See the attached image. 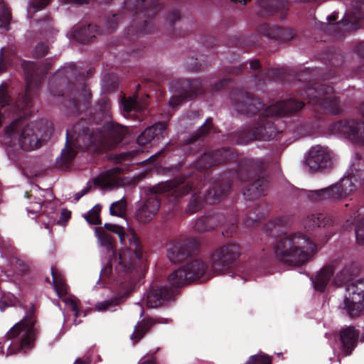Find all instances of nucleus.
Listing matches in <instances>:
<instances>
[{"mask_svg": "<svg viewBox=\"0 0 364 364\" xmlns=\"http://www.w3.org/2000/svg\"><path fill=\"white\" fill-rule=\"evenodd\" d=\"M119 16L113 14L112 16H107L104 18V27L100 28V34L112 33L114 32L118 26Z\"/></svg>", "mask_w": 364, "mask_h": 364, "instance_id": "nucleus-47", "label": "nucleus"}, {"mask_svg": "<svg viewBox=\"0 0 364 364\" xmlns=\"http://www.w3.org/2000/svg\"><path fill=\"white\" fill-rule=\"evenodd\" d=\"M329 70L323 76L324 80H332L336 77H340L341 68L343 63V56L339 53H334L328 57Z\"/></svg>", "mask_w": 364, "mask_h": 364, "instance_id": "nucleus-40", "label": "nucleus"}, {"mask_svg": "<svg viewBox=\"0 0 364 364\" xmlns=\"http://www.w3.org/2000/svg\"><path fill=\"white\" fill-rule=\"evenodd\" d=\"M289 223V218L287 216H279L272 219L266 226V230L273 233L274 229L286 228Z\"/></svg>", "mask_w": 364, "mask_h": 364, "instance_id": "nucleus-50", "label": "nucleus"}, {"mask_svg": "<svg viewBox=\"0 0 364 364\" xmlns=\"http://www.w3.org/2000/svg\"><path fill=\"white\" fill-rule=\"evenodd\" d=\"M230 77H224L222 80H217L213 85H211V91H220L226 87L230 83Z\"/></svg>", "mask_w": 364, "mask_h": 364, "instance_id": "nucleus-59", "label": "nucleus"}, {"mask_svg": "<svg viewBox=\"0 0 364 364\" xmlns=\"http://www.w3.org/2000/svg\"><path fill=\"white\" fill-rule=\"evenodd\" d=\"M184 270L190 282L196 281L201 278L207 271V264L200 259H193L188 263L184 267Z\"/></svg>", "mask_w": 364, "mask_h": 364, "instance_id": "nucleus-39", "label": "nucleus"}, {"mask_svg": "<svg viewBox=\"0 0 364 364\" xmlns=\"http://www.w3.org/2000/svg\"><path fill=\"white\" fill-rule=\"evenodd\" d=\"M192 186L190 181L172 179L159 183L149 188L150 195L136 211V219L142 224L150 223L157 214L161 197H168L171 202H176L181 197L188 194Z\"/></svg>", "mask_w": 364, "mask_h": 364, "instance_id": "nucleus-5", "label": "nucleus"}, {"mask_svg": "<svg viewBox=\"0 0 364 364\" xmlns=\"http://www.w3.org/2000/svg\"><path fill=\"white\" fill-rule=\"evenodd\" d=\"M307 222L309 223V227H326L333 224V220L331 217L324 213L312 214L307 218Z\"/></svg>", "mask_w": 364, "mask_h": 364, "instance_id": "nucleus-45", "label": "nucleus"}, {"mask_svg": "<svg viewBox=\"0 0 364 364\" xmlns=\"http://www.w3.org/2000/svg\"><path fill=\"white\" fill-rule=\"evenodd\" d=\"M23 123L22 118H17L5 128V134L9 138H13L21 129L18 141L23 150L30 151L40 148L52 134L50 127L42 131L41 122H31L25 127Z\"/></svg>", "mask_w": 364, "mask_h": 364, "instance_id": "nucleus-10", "label": "nucleus"}, {"mask_svg": "<svg viewBox=\"0 0 364 364\" xmlns=\"http://www.w3.org/2000/svg\"><path fill=\"white\" fill-rule=\"evenodd\" d=\"M356 181L354 176L344 177L339 182L328 188L310 191L308 197L314 202L335 200L346 198L356 190Z\"/></svg>", "mask_w": 364, "mask_h": 364, "instance_id": "nucleus-13", "label": "nucleus"}, {"mask_svg": "<svg viewBox=\"0 0 364 364\" xmlns=\"http://www.w3.org/2000/svg\"><path fill=\"white\" fill-rule=\"evenodd\" d=\"M75 91L73 96L65 100L64 105L69 109L70 114H79L88 107L91 93L84 82L76 85Z\"/></svg>", "mask_w": 364, "mask_h": 364, "instance_id": "nucleus-23", "label": "nucleus"}, {"mask_svg": "<svg viewBox=\"0 0 364 364\" xmlns=\"http://www.w3.org/2000/svg\"><path fill=\"white\" fill-rule=\"evenodd\" d=\"M127 210V203L123 198L119 200L114 202L109 208V213L112 215L117 217H123Z\"/></svg>", "mask_w": 364, "mask_h": 364, "instance_id": "nucleus-52", "label": "nucleus"}, {"mask_svg": "<svg viewBox=\"0 0 364 364\" xmlns=\"http://www.w3.org/2000/svg\"><path fill=\"white\" fill-rule=\"evenodd\" d=\"M186 65L191 71H199L202 68V65L199 63L198 58H191L186 62Z\"/></svg>", "mask_w": 364, "mask_h": 364, "instance_id": "nucleus-61", "label": "nucleus"}, {"mask_svg": "<svg viewBox=\"0 0 364 364\" xmlns=\"http://www.w3.org/2000/svg\"><path fill=\"white\" fill-rule=\"evenodd\" d=\"M346 291L348 295L344 299V307L349 316H358L364 308V279L347 285Z\"/></svg>", "mask_w": 364, "mask_h": 364, "instance_id": "nucleus-20", "label": "nucleus"}, {"mask_svg": "<svg viewBox=\"0 0 364 364\" xmlns=\"http://www.w3.org/2000/svg\"><path fill=\"white\" fill-rule=\"evenodd\" d=\"M43 202L44 200L43 199L38 198V201L31 203L30 205L26 208L27 211L32 214L40 213L42 210Z\"/></svg>", "mask_w": 364, "mask_h": 364, "instance_id": "nucleus-58", "label": "nucleus"}, {"mask_svg": "<svg viewBox=\"0 0 364 364\" xmlns=\"http://www.w3.org/2000/svg\"><path fill=\"white\" fill-rule=\"evenodd\" d=\"M268 209L266 205H258L254 210L247 215V223L249 225L256 223L259 220L264 218L268 213Z\"/></svg>", "mask_w": 364, "mask_h": 364, "instance_id": "nucleus-48", "label": "nucleus"}, {"mask_svg": "<svg viewBox=\"0 0 364 364\" xmlns=\"http://www.w3.org/2000/svg\"><path fill=\"white\" fill-rule=\"evenodd\" d=\"M166 122H158L147 127L137 137L136 142L139 145H146L152 141L158 142L167 136Z\"/></svg>", "mask_w": 364, "mask_h": 364, "instance_id": "nucleus-28", "label": "nucleus"}, {"mask_svg": "<svg viewBox=\"0 0 364 364\" xmlns=\"http://www.w3.org/2000/svg\"><path fill=\"white\" fill-rule=\"evenodd\" d=\"M360 332L354 326H348L340 331L342 350L346 355H350L357 346Z\"/></svg>", "mask_w": 364, "mask_h": 364, "instance_id": "nucleus-34", "label": "nucleus"}, {"mask_svg": "<svg viewBox=\"0 0 364 364\" xmlns=\"http://www.w3.org/2000/svg\"><path fill=\"white\" fill-rule=\"evenodd\" d=\"M104 228L116 233L121 243L128 238L129 247L122 251L117 259L118 264L115 267L117 275L112 272V265L107 264L100 272V279L107 283L115 281L122 287L132 285L143 273L146 268V252L137 234L133 230L126 233L124 228L111 223H105Z\"/></svg>", "mask_w": 364, "mask_h": 364, "instance_id": "nucleus-2", "label": "nucleus"}, {"mask_svg": "<svg viewBox=\"0 0 364 364\" xmlns=\"http://www.w3.org/2000/svg\"><path fill=\"white\" fill-rule=\"evenodd\" d=\"M176 178L182 179L184 181H190L192 188L188 193L193 191H196L192 195L186 206V212L188 214H193L202 210L204 207L205 202L215 203L216 201L223 199L228 196L232 186L230 173H224L220 174L219 177L214 181L212 188L206 191L205 196H203L200 193L196 191L200 189L203 186V181L202 179L194 182L193 176H189L188 177H176L173 179Z\"/></svg>", "mask_w": 364, "mask_h": 364, "instance_id": "nucleus-9", "label": "nucleus"}, {"mask_svg": "<svg viewBox=\"0 0 364 364\" xmlns=\"http://www.w3.org/2000/svg\"><path fill=\"white\" fill-rule=\"evenodd\" d=\"M258 31L269 38L279 41H289L294 37L291 29L285 28L277 26H271L268 23H262L258 27Z\"/></svg>", "mask_w": 364, "mask_h": 364, "instance_id": "nucleus-32", "label": "nucleus"}, {"mask_svg": "<svg viewBox=\"0 0 364 364\" xmlns=\"http://www.w3.org/2000/svg\"><path fill=\"white\" fill-rule=\"evenodd\" d=\"M237 157V152L234 148L223 147L204 152L195 161L194 166L198 171L202 172L213 166L235 161Z\"/></svg>", "mask_w": 364, "mask_h": 364, "instance_id": "nucleus-18", "label": "nucleus"}, {"mask_svg": "<svg viewBox=\"0 0 364 364\" xmlns=\"http://www.w3.org/2000/svg\"><path fill=\"white\" fill-rule=\"evenodd\" d=\"M316 74H321L320 70L305 69L296 75L299 82H304L299 93L307 103L313 106L316 111H323L331 114H338L342 111L338 97L333 95V87L323 82L312 80Z\"/></svg>", "mask_w": 364, "mask_h": 364, "instance_id": "nucleus-4", "label": "nucleus"}, {"mask_svg": "<svg viewBox=\"0 0 364 364\" xmlns=\"http://www.w3.org/2000/svg\"><path fill=\"white\" fill-rule=\"evenodd\" d=\"M96 232L103 246H106L108 248L112 247L113 237L110 234L103 230H97Z\"/></svg>", "mask_w": 364, "mask_h": 364, "instance_id": "nucleus-57", "label": "nucleus"}, {"mask_svg": "<svg viewBox=\"0 0 364 364\" xmlns=\"http://www.w3.org/2000/svg\"><path fill=\"white\" fill-rule=\"evenodd\" d=\"M103 85L109 92H113L118 87V80L114 75H107L103 79Z\"/></svg>", "mask_w": 364, "mask_h": 364, "instance_id": "nucleus-54", "label": "nucleus"}, {"mask_svg": "<svg viewBox=\"0 0 364 364\" xmlns=\"http://www.w3.org/2000/svg\"><path fill=\"white\" fill-rule=\"evenodd\" d=\"M267 164L262 159L242 158L237 165V176L247 183L243 195L250 200L265 194L269 186V178L266 173Z\"/></svg>", "mask_w": 364, "mask_h": 364, "instance_id": "nucleus-8", "label": "nucleus"}, {"mask_svg": "<svg viewBox=\"0 0 364 364\" xmlns=\"http://www.w3.org/2000/svg\"><path fill=\"white\" fill-rule=\"evenodd\" d=\"M241 252V246L235 242H229L215 248L209 258L211 269L216 274L228 272L236 265Z\"/></svg>", "mask_w": 364, "mask_h": 364, "instance_id": "nucleus-11", "label": "nucleus"}, {"mask_svg": "<svg viewBox=\"0 0 364 364\" xmlns=\"http://www.w3.org/2000/svg\"><path fill=\"white\" fill-rule=\"evenodd\" d=\"M247 70V63H244L238 66H231L228 68V73L232 75H237L239 74H242L245 72V70Z\"/></svg>", "mask_w": 364, "mask_h": 364, "instance_id": "nucleus-62", "label": "nucleus"}, {"mask_svg": "<svg viewBox=\"0 0 364 364\" xmlns=\"http://www.w3.org/2000/svg\"><path fill=\"white\" fill-rule=\"evenodd\" d=\"M306 163L312 171L326 168L331 164V157L327 148L320 145L312 146L309 151Z\"/></svg>", "mask_w": 364, "mask_h": 364, "instance_id": "nucleus-25", "label": "nucleus"}, {"mask_svg": "<svg viewBox=\"0 0 364 364\" xmlns=\"http://www.w3.org/2000/svg\"><path fill=\"white\" fill-rule=\"evenodd\" d=\"M352 15V18H349L346 16L341 21L334 23H331L336 20L337 15L333 14L328 17L329 29L332 31V35L336 39H341L347 33L357 28L358 20L364 18L363 1H357L355 2Z\"/></svg>", "mask_w": 364, "mask_h": 364, "instance_id": "nucleus-16", "label": "nucleus"}, {"mask_svg": "<svg viewBox=\"0 0 364 364\" xmlns=\"http://www.w3.org/2000/svg\"><path fill=\"white\" fill-rule=\"evenodd\" d=\"M200 250V242L194 237H180L170 242L167 257L171 262L182 263L196 255Z\"/></svg>", "mask_w": 364, "mask_h": 364, "instance_id": "nucleus-15", "label": "nucleus"}, {"mask_svg": "<svg viewBox=\"0 0 364 364\" xmlns=\"http://www.w3.org/2000/svg\"><path fill=\"white\" fill-rule=\"evenodd\" d=\"M40 333L41 326L32 306L25 316L6 333L4 343H9L7 354L28 353L35 347L36 341Z\"/></svg>", "mask_w": 364, "mask_h": 364, "instance_id": "nucleus-7", "label": "nucleus"}, {"mask_svg": "<svg viewBox=\"0 0 364 364\" xmlns=\"http://www.w3.org/2000/svg\"><path fill=\"white\" fill-rule=\"evenodd\" d=\"M315 128L316 127L314 123L311 120H309L299 124L296 128V132L302 136H305L311 134Z\"/></svg>", "mask_w": 364, "mask_h": 364, "instance_id": "nucleus-53", "label": "nucleus"}, {"mask_svg": "<svg viewBox=\"0 0 364 364\" xmlns=\"http://www.w3.org/2000/svg\"><path fill=\"white\" fill-rule=\"evenodd\" d=\"M316 244L301 232L280 237L274 245L276 257L290 266L306 264L316 253Z\"/></svg>", "mask_w": 364, "mask_h": 364, "instance_id": "nucleus-6", "label": "nucleus"}, {"mask_svg": "<svg viewBox=\"0 0 364 364\" xmlns=\"http://www.w3.org/2000/svg\"><path fill=\"white\" fill-rule=\"evenodd\" d=\"M168 280L171 287L175 289L181 288L191 283L183 268L173 271L168 275Z\"/></svg>", "mask_w": 364, "mask_h": 364, "instance_id": "nucleus-44", "label": "nucleus"}, {"mask_svg": "<svg viewBox=\"0 0 364 364\" xmlns=\"http://www.w3.org/2000/svg\"><path fill=\"white\" fill-rule=\"evenodd\" d=\"M52 0H31V5L36 11L44 9Z\"/></svg>", "mask_w": 364, "mask_h": 364, "instance_id": "nucleus-63", "label": "nucleus"}, {"mask_svg": "<svg viewBox=\"0 0 364 364\" xmlns=\"http://www.w3.org/2000/svg\"><path fill=\"white\" fill-rule=\"evenodd\" d=\"M102 210L100 205H95L85 216L86 221L91 225H101L100 214Z\"/></svg>", "mask_w": 364, "mask_h": 364, "instance_id": "nucleus-51", "label": "nucleus"}, {"mask_svg": "<svg viewBox=\"0 0 364 364\" xmlns=\"http://www.w3.org/2000/svg\"><path fill=\"white\" fill-rule=\"evenodd\" d=\"M62 299L70 308V310L75 312V317H77L79 314V308L77 302L73 299L66 298V296L63 297Z\"/></svg>", "mask_w": 364, "mask_h": 364, "instance_id": "nucleus-64", "label": "nucleus"}, {"mask_svg": "<svg viewBox=\"0 0 364 364\" xmlns=\"http://www.w3.org/2000/svg\"><path fill=\"white\" fill-rule=\"evenodd\" d=\"M261 13L267 16H276L283 20L289 10L287 0H260Z\"/></svg>", "mask_w": 364, "mask_h": 364, "instance_id": "nucleus-31", "label": "nucleus"}, {"mask_svg": "<svg viewBox=\"0 0 364 364\" xmlns=\"http://www.w3.org/2000/svg\"><path fill=\"white\" fill-rule=\"evenodd\" d=\"M305 105L304 101L289 98L266 107L259 114L258 120L230 133L231 143L245 145L253 141H269L282 131L277 127L279 117H287L300 112Z\"/></svg>", "mask_w": 364, "mask_h": 364, "instance_id": "nucleus-3", "label": "nucleus"}, {"mask_svg": "<svg viewBox=\"0 0 364 364\" xmlns=\"http://www.w3.org/2000/svg\"><path fill=\"white\" fill-rule=\"evenodd\" d=\"M123 173V169L120 167H114L101 173L93 179L95 186L101 188H112L120 185L122 181L120 176Z\"/></svg>", "mask_w": 364, "mask_h": 364, "instance_id": "nucleus-30", "label": "nucleus"}, {"mask_svg": "<svg viewBox=\"0 0 364 364\" xmlns=\"http://www.w3.org/2000/svg\"><path fill=\"white\" fill-rule=\"evenodd\" d=\"M0 27L9 31L10 29L11 12L10 9L6 7L3 0H0Z\"/></svg>", "mask_w": 364, "mask_h": 364, "instance_id": "nucleus-46", "label": "nucleus"}, {"mask_svg": "<svg viewBox=\"0 0 364 364\" xmlns=\"http://www.w3.org/2000/svg\"><path fill=\"white\" fill-rule=\"evenodd\" d=\"M357 274V267L354 263L346 264L343 268L336 274L333 282L336 287H341L350 281Z\"/></svg>", "mask_w": 364, "mask_h": 364, "instance_id": "nucleus-42", "label": "nucleus"}, {"mask_svg": "<svg viewBox=\"0 0 364 364\" xmlns=\"http://www.w3.org/2000/svg\"><path fill=\"white\" fill-rule=\"evenodd\" d=\"M51 275L54 289L60 299L66 296L68 291V286L66 284L64 275L55 267H51Z\"/></svg>", "mask_w": 364, "mask_h": 364, "instance_id": "nucleus-41", "label": "nucleus"}, {"mask_svg": "<svg viewBox=\"0 0 364 364\" xmlns=\"http://www.w3.org/2000/svg\"><path fill=\"white\" fill-rule=\"evenodd\" d=\"M214 129L213 119L208 117L204 124L189 138L184 140L182 150L186 155H193L200 151L203 147V142Z\"/></svg>", "mask_w": 364, "mask_h": 364, "instance_id": "nucleus-22", "label": "nucleus"}, {"mask_svg": "<svg viewBox=\"0 0 364 364\" xmlns=\"http://www.w3.org/2000/svg\"><path fill=\"white\" fill-rule=\"evenodd\" d=\"M90 120L96 124L104 123L95 129L88 125L86 119L82 118L70 130L66 131L65 146L62 150L61 157L65 163L71 162L77 155L76 149L87 148L101 144L112 149L119 144L127 132L126 127L111 121L110 104L107 100L97 102L90 113Z\"/></svg>", "mask_w": 364, "mask_h": 364, "instance_id": "nucleus-1", "label": "nucleus"}, {"mask_svg": "<svg viewBox=\"0 0 364 364\" xmlns=\"http://www.w3.org/2000/svg\"><path fill=\"white\" fill-rule=\"evenodd\" d=\"M173 92L176 94L173 95L168 102L169 106L177 109L186 100H192L205 92V84L199 78L196 79H178L171 82Z\"/></svg>", "mask_w": 364, "mask_h": 364, "instance_id": "nucleus-12", "label": "nucleus"}, {"mask_svg": "<svg viewBox=\"0 0 364 364\" xmlns=\"http://www.w3.org/2000/svg\"><path fill=\"white\" fill-rule=\"evenodd\" d=\"M237 223L238 220L236 217L228 221L223 214L210 210L196 220L193 228L198 233H204L215 229L218 225H225L224 235L232 237L233 232L237 229Z\"/></svg>", "mask_w": 364, "mask_h": 364, "instance_id": "nucleus-14", "label": "nucleus"}, {"mask_svg": "<svg viewBox=\"0 0 364 364\" xmlns=\"http://www.w3.org/2000/svg\"><path fill=\"white\" fill-rule=\"evenodd\" d=\"M137 6L134 19L136 30L141 33H151L154 30L152 19L161 9L159 0H137Z\"/></svg>", "mask_w": 364, "mask_h": 364, "instance_id": "nucleus-17", "label": "nucleus"}, {"mask_svg": "<svg viewBox=\"0 0 364 364\" xmlns=\"http://www.w3.org/2000/svg\"><path fill=\"white\" fill-rule=\"evenodd\" d=\"M230 99L235 109L248 117L255 115L264 107V103L259 98L242 90H232Z\"/></svg>", "mask_w": 364, "mask_h": 364, "instance_id": "nucleus-19", "label": "nucleus"}, {"mask_svg": "<svg viewBox=\"0 0 364 364\" xmlns=\"http://www.w3.org/2000/svg\"><path fill=\"white\" fill-rule=\"evenodd\" d=\"M166 323V320L165 318H154L151 317L144 318L135 325L134 331L130 336V339L135 345L144 337L154 325Z\"/></svg>", "mask_w": 364, "mask_h": 364, "instance_id": "nucleus-35", "label": "nucleus"}, {"mask_svg": "<svg viewBox=\"0 0 364 364\" xmlns=\"http://www.w3.org/2000/svg\"><path fill=\"white\" fill-rule=\"evenodd\" d=\"M333 134H341L350 140L364 144V122L355 120H339L330 126Z\"/></svg>", "mask_w": 364, "mask_h": 364, "instance_id": "nucleus-21", "label": "nucleus"}, {"mask_svg": "<svg viewBox=\"0 0 364 364\" xmlns=\"http://www.w3.org/2000/svg\"><path fill=\"white\" fill-rule=\"evenodd\" d=\"M338 262L333 261L331 263L323 267L316 274L312 280L314 287L316 290L323 292L332 279V277L336 269Z\"/></svg>", "mask_w": 364, "mask_h": 364, "instance_id": "nucleus-33", "label": "nucleus"}, {"mask_svg": "<svg viewBox=\"0 0 364 364\" xmlns=\"http://www.w3.org/2000/svg\"><path fill=\"white\" fill-rule=\"evenodd\" d=\"M358 212L359 210L356 208L351 213H349L350 217L346 220L344 227L346 230L351 229L356 222L355 233L357 242L360 245H364V217L360 218V214Z\"/></svg>", "mask_w": 364, "mask_h": 364, "instance_id": "nucleus-37", "label": "nucleus"}, {"mask_svg": "<svg viewBox=\"0 0 364 364\" xmlns=\"http://www.w3.org/2000/svg\"><path fill=\"white\" fill-rule=\"evenodd\" d=\"M22 66L28 89L31 86L39 87L51 68L50 63H48L38 64L31 61H24Z\"/></svg>", "mask_w": 364, "mask_h": 364, "instance_id": "nucleus-24", "label": "nucleus"}, {"mask_svg": "<svg viewBox=\"0 0 364 364\" xmlns=\"http://www.w3.org/2000/svg\"><path fill=\"white\" fill-rule=\"evenodd\" d=\"M174 291L167 286H151L146 294V303L149 308H156L169 301Z\"/></svg>", "mask_w": 364, "mask_h": 364, "instance_id": "nucleus-27", "label": "nucleus"}, {"mask_svg": "<svg viewBox=\"0 0 364 364\" xmlns=\"http://www.w3.org/2000/svg\"><path fill=\"white\" fill-rule=\"evenodd\" d=\"M48 50V46L46 43L40 42L36 46L33 55L35 58H41L47 55Z\"/></svg>", "mask_w": 364, "mask_h": 364, "instance_id": "nucleus-56", "label": "nucleus"}, {"mask_svg": "<svg viewBox=\"0 0 364 364\" xmlns=\"http://www.w3.org/2000/svg\"><path fill=\"white\" fill-rule=\"evenodd\" d=\"M91 70H84L82 68L77 67L75 64L71 63L68 66L64 67L63 69L58 70L55 74L57 77L63 76L68 83H73V80H77L78 78L85 80Z\"/></svg>", "mask_w": 364, "mask_h": 364, "instance_id": "nucleus-38", "label": "nucleus"}, {"mask_svg": "<svg viewBox=\"0 0 364 364\" xmlns=\"http://www.w3.org/2000/svg\"><path fill=\"white\" fill-rule=\"evenodd\" d=\"M14 265L18 274L21 275L25 274L28 272V266L22 259L16 258Z\"/></svg>", "mask_w": 364, "mask_h": 364, "instance_id": "nucleus-60", "label": "nucleus"}, {"mask_svg": "<svg viewBox=\"0 0 364 364\" xmlns=\"http://www.w3.org/2000/svg\"><path fill=\"white\" fill-rule=\"evenodd\" d=\"M246 364H272V359L266 355H255L250 357Z\"/></svg>", "mask_w": 364, "mask_h": 364, "instance_id": "nucleus-55", "label": "nucleus"}, {"mask_svg": "<svg viewBox=\"0 0 364 364\" xmlns=\"http://www.w3.org/2000/svg\"><path fill=\"white\" fill-rule=\"evenodd\" d=\"M122 300V296H113L109 299L97 303L95 307L98 311H113L112 308L119 305Z\"/></svg>", "mask_w": 364, "mask_h": 364, "instance_id": "nucleus-49", "label": "nucleus"}, {"mask_svg": "<svg viewBox=\"0 0 364 364\" xmlns=\"http://www.w3.org/2000/svg\"><path fill=\"white\" fill-rule=\"evenodd\" d=\"M250 69L256 73L255 75L259 81H282L287 75V70L284 68H267L262 70L261 63L257 59L250 61Z\"/></svg>", "mask_w": 364, "mask_h": 364, "instance_id": "nucleus-26", "label": "nucleus"}, {"mask_svg": "<svg viewBox=\"0 0 364 364\" xmlns=\"http://www.w3.org/2000/svg\"><path fill=\"white\" fill-rule=\"evenodd\" d=\"M98 34H100V26L92 23L76 26L73 31V39L82 44L90 43Z\"/></svg>", "mask_w": 364, "mask_h": 364, "instance_id": "nucleus-36", "label": "nucleus"}, {"mask_svg": "<svg viewBox=\"0 0 364 364\" xmlns=\"http://www.w3.org/2000/svg\"><path fill=\"white\" fill-rule=\"evenodd\" d=\"M357 274V267L354 263L346 264L343 268L336 274L333 282L336 287H341L350 281Z\"/></svg>", "mask_w": 364, "mask_h": 364, "instance_id": "nucleus-43", "label": "nucleus"}, {"mask_svg": "<svg viewBox=\"0 0 364 364\" xmlns=\"http://www.w3.org/2000/svg\"><path fill=\"white\" fill-rule=\"evenodd\" d=\"M149 95H146L141 100L138 99L136 95L126 97H122L121 99L122 107L124 114L132 117L134 119H139L141 112L148 107Z\"/></svg>", "mask_w": 364, "mask_h": 364, "instance_id": "nucleus-29", "label": "nucleus"}]
</instances>
